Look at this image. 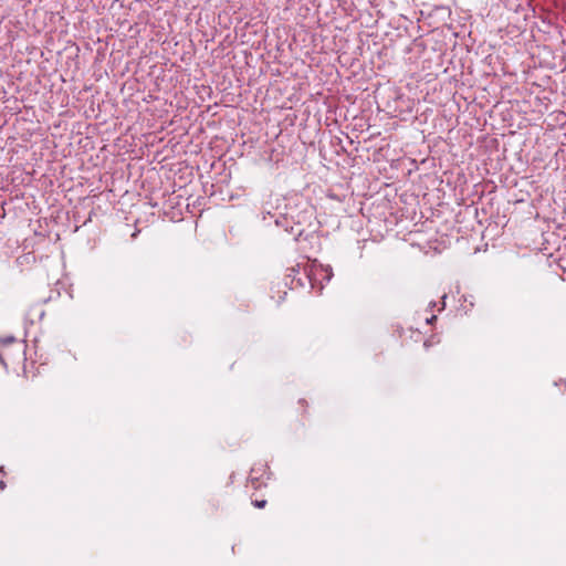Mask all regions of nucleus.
<instances>
[{
  "instance_id": "obj_1",
  "label": "nucleus",
  "mask_w": 566,
  "mask_h": 566,
  "mask_svg": "<svg viewBox=\"0 0 566 566\" xmlns=\"http://www.w3.org/2000/svg\"><path fill=\"white\" fill-rule=\"evenodd\" d=\"M277 227H284L286 232L294 233V240L297 241L298 238L303 234V229H297V232H294V227H289V219L286 217H282L275 220Z\"/></svg>"
},
{
  "instance_id": "obj_2",
  "label": "nucleus",
  "mask_w": 566,
  "mask_h": 566,
  "mask_svg": "<svg viewBox=\"0 0 566 566\" xmlns=\"http://www.w3.org/2000/svg\"><path fill=\"white\" fill-rule=\"evenodd\" d=\"M17 342V338L12 335H8L6 337H0V344L1 345H10L12 343Z\"/></svg>"
},
{
  "instance_id": "obj_3",
  "label": "nucleus",
  "mask_w": 566,
  "mask_h": 566,
  "mask_svg": "<svg viewBox=\"0 0 566 566\" xmlns=\"http://www.w3.org/2000/svg\"><path fill=\"white\" fill-rule=\"evenodd\" d=\"M253 505H254L255 507H258V509H263V507H265V505H266V501H265V500H255V501L253 502Z\"/></svg>"
},
{
  "instance_id": "obj_4",
  "label": "nucleus",
  "mask_w": 566,
  "mask_h": 566,
  "mask_svg": "<svg viewBox=\"0 0 566 566\" xmlns=\"http://www.w3.org/2000/svg\"><path fill=\"white\" fill-rule=\"evenodd\" d=\"M254 472H255V470H254V469H252V470H251V473H250V481H251V483H252V485H253L254 488H258V485H255V483L258 482V478L253 475V474H254Z\"/></svg>"
},
{
  "instance_id": "obj_5",
  "label": "nucleus",
  "mask_w": 566,
  "mask_h": 566,
  "mask_svg": "<svg viewBox=\"0 0 566 566\" xmlns=\"http://www.w3.org/2000/svg\"><path fill=\"white\" fill-rule=\"evenodd\" d=\"M326 272H327V274H326V279L329 281V280H331V277H332V275H333V273H332V269L328 266V268L326 269Z\"/></svg>"
},
{
  "instance_id": "obj_6",
  "label": "nucleus",
  "mask_w": 566,
  "mask_h": 566,
  "mask_svg": "<svg viewBox=\"0 0 566 566\" xmlns=\"http://www.w3.org/2000/svg\"><path fill=\"white\" fill-rule=\"evenodd\" d=\"M434 321H437V316L432 315L431 317L427 318L428 324H432Z\"/></svg>"
},
{
  "instance_id": "obj_7",
  "label": "nucleus",
  "mask_w": 566,
  "mask_h": 566,
  "mask_svg": "<svg viewBox=\"0 0 566 566\" xmlns=\"http://www.w3.org/2000/svg\"><path fill=\"white\" fill-rule=\"evenodd\" d=\"M446 298H447V295L444 294V295L442 296V300H446ZM444 306H446V302H444V301H442V306H441L440 311H441V310H443V308H444Z\"/></svg>"
},
{
  "instance_id": "obj_8",
  "label": "nucleus",
  "mask_w": 566,
  "mask_h": 566,
  "mask_svg": "<svg viewBox=\"0 0 566 566\" xmlns=\"http://www.w3.org/2000/svg\"><path fill=\"white\" fill-rule=\"evenodd\" d=\"M6 483L3 481L0 482V490H4Z\"/></svg>"
},
{
  "instance_id": "obj_9",
  "label": "nucleus",
  "mask_w": 566,
  "mask_h": 566,
  "mask_svg": "<svg viewBox=\"0 0 566 566\" xmlns=\"http://www.w3.org/2000/svg\"><path fill=\"white\" fill-rule=\"evenodd\" d=\"M436 306V302H430V307H434Z\"/></svg>"
},
{
  "instance_id": "obj_10",
  "label": "nucleus",
  "mask_w": 566,
  "mask_h": 566,
  "mask_svg": "<svg viewBox=\"0 0 566 566\" xmlns=\"http://www.w3.org/2000/svg\"><path fill=\"white\" fill-rule=\"evenodd\" d=\"M43 315H44V312H43V311H41V312H40V317H43Z\"/></svg>"
}]
</instances>
